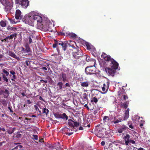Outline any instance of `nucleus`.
<instances>
[{"instance_id":"nucleus-1","label":"nucleus","mask_w":150,"mask_h":150,"mask_svg":"<svg viewBox=\"0 0 150 150\" xmlns=\"http://www.w3.org/2000/svg\"><path fill=\"white\" fill-rule=\"evenodd\" d=\"M33 19L34 23H37L38 26L42 25L41 27L44 29L45 31H48L52 32V30L51 27L52 26V23L50 22L49 21H47L45 24H43L42 18L40 14L34 11H33Z\"/></svg>"},{"instance_id":"nucleus-2","label":"nucleus","mask_w":150,"mask_h":150,"mask_svg":"<svg viewBox=\"0 0 150 150\" xmlns=\"http://www.w3.org/2000/svg\"><path fill=\"white\" fill-rule=\"evenodd\" d=\"M33 15L32 11L25 15L23 19V21L25 23L33 25L34 23Z\"/></svg>"},{"instance_id":"nucleus-3","label":"nucleus","mask_w":150,"mask_h":150,"mask_svg":"<svg viewBox=\"0 0 150 150\" xmlns=\"http://www.w3.org/2000/svg\"><path fill=\"white\" fill-rule=\"evenodd\" d=\"M92 61L93 62V66L87 67H86L85 70L86 74H95L96 68L95 66L96 62L95 59L92 60Z\"/></svg>"},{"instance_id":"nucleus-4","label":"nucleus","mask_w":150,"mask_h":150,"mask_svg":"<svg viewBox=\"0 0 150 150\" xmlns=\"http://www.w3.org/2000/svg\"><path fill=\"white\" fill-rule=\"evenodd\" d=\"M110 81L108 79H106L105 81V83L103 84V86L102 88V90L104 92H101V93L103 94H105L108 91L109 85H110Z\"/></svg>"},{"instance_id":"nucleus-5","label":"nucleus","mask_w":150,"mask_h":150,"mask_svg":"<svg viewBox=\"0 0 150 150\" xmlns=\"http://www.w3.org/2000/svg\"><path fill=\"white\" fill-rule=\"evenodd\" d=\"M15 3L21 4L22 7L24 8H26L29 4V2L28 0H16Z\"/></svg>"},{"instance_id":"nucleus-6","label":"nucleus","mask_w":150,"mask_h":150,"mask_svg":"<svg viewBox=\"0 0 150 150\" xmlns=\"http://www.w3.org/2000/svg\"><path fill=\"white\" fill-rule=\"evenodd\" d=\"M104 129L102 128H98L95 131L96 135L100 138L103 137V131Z\"/></svg>"},{"instance_id":"nucleus-7","label":"nucleus","mask_w":150,"mask_h":150,"mask_svg":"<svg viewBox=\"0 0 150 150\" xmlns=\"http://www.w3.org/2000/svg\"><path fill=\"white\" fill-rule=\"evenodd\" d=\"M0 1L7 9H9V7L12 5V4H10L8 0H0Z\"/></svg>"},{"instance_id":"nucleus-8","label":"nucleus","mask_w":150,"mask_h":150,"mask_svg":"<svg viewBox=\"0 0 150 150\" xmlns=\"http://www.w3.org/2000/svg\"><path fill=\"white\" fill-rule=\"evenodd\" d=\"M110 61L111 62V67L114 69H117L118 68V64L113 59H111Z\"/></svg>"},{"instance_id":"nucleus-9","label":"nucleus","mask_w":150,"mask_h":150,"mask_svg":"<svg viewBox=\"0 0 150 150\" xmlns=\"http://www.w3.org/2000/svg\"><path fill=\"white\" fill-rule=\"evenodd\" d=\"M26 32L27 35L28 36H32L35 33V31L33 29L32 27H31L27 29Z\"/></svg>"},{"instance_id":"nucleus-10","label":"nucleus","mask_w":150,"mask_h":150,"mask_svg":"<svg viewBox=\"0 0 150 150\" xmlns=\"http://www.w3.org/2000/svg\"><path fill=\"white\" fill-rule=\"evenodd\" d=\"M68 124L71 127L74 128V126L78 127L79 125V123L76 122H74L72 120L69 119L68 120Z\"/></svg>"},{"instance_id":"nucleus-11","label":"nucleus","mask_w":150,"mask_h":150,"mask_svg":"<svg viewBox=\"0 0 150 150\" xmlns=\"http://www.w3.org/2000/svg\"><path fill=\"white\" fill-rule=\"evenodd\" d=\"M15 17L16 19L19 20L21 19L22 17V15L21 13L19 10H17L16 11Z\"/></svg>"},{"instance_id":"nucleus-12","label":"nucleus","mask_w":150,"mask_h":150,"mask_svg":"<svg viewBox=\"0 0 150 150\" xmlns=\"http://www.w3.org/2000/svg\"><path fill=\"white\" fill-rule=\"evenodd\" d=\"M74 129L73 127L72 129H70L67 127H65L64 129L66 134L69 136H70L73 134V132H71V131H72L73 130H74Z\"/></svg>"},{"instance_id":"nucleus-13","label":"nucleus","mask_w":150,"mask_h":150,"mask_svg":"<svg viewBox=\"0 0 150 150\" xmlns=\"http://www.w3.org/2000/svg\"><path fill=\"white\" fill-rule=\"evenodd\" d=\"M115 69H112L111 67V68H108L107 72H108L110 75L112 76H114L115 72Z\"/></svg>"},{"instance_id":"nucleus-14","label":"nucleus","mask_w":150,"mask_h":150,"mask_svg":"<svg viewBox=\"0 0 150 150\" xmlns=\"http://www.w3.org/2000/svg\"><path fill=\"white\" fill-rule=\"evenodd\" d=\"M101 57L103 58L105 60L108 61H110L112 59L110 56L107 55L104 53H102L101 55Z\"/></svg>"},{"instance_id":"nucleus-15","label":"nucleus","mask_w":150,"mask_h":150,"mask_svg":"<svg viewBox=\"0 0 150 150\" xmlns=\"http://www.w3.org/2000/svg\"><path fill=\"white\" fill-rule=\"evenodd\" d=\"M81 85L83 87H88L90 84V82L88 81H82L80 82Z\"/></svg>"},{"instance_id":"nucleus-16","label":"nucleus","mask_w":150,"mask_h":150,"mask_svg":"<svg viewBox=\"0 0 150 150\" xmlns=\"http://www.w3.org/2000/svg\"><path fill=\"white\" fill-rule=\"evenodd\" d=\"M86 46H87V49L89 50H91V51L92 50L93 52L94 53L96 52V49L90 44L88 43H87L86 44Z\"/></svg>"},{"instance_id":"nucleus-17","label":"nucleus","mask_w":150,"mask_h":150,"mask_svg":"<svg viewBox=\"0 0 150 150\" xmlns=\"http://www.w3.org/2000/svg\"><path fill=\"white\" fill-rule=\"evenodd\" d=\"M58 44L59 45H60L62 46L63 50L65 51L66 50L67 47V43L65 42H62V41H60L58 42Z\"/></svg>"},{"instance_id":"nucleus-18","label":"nucleus","mask_w":150,"mask_h":150,"mask_svg":"<svg viewBox=\"0 0 150 150\" xmlns=\"http://www.w3.org/2000/svg\"><path fill=\"white\" fill-rule=\"evenodd\" d=\"M127 128V127H126L125 126L123 125L118 129V132L120 133H121L122 132L126 130Z\"/></svg>"},{"instance_id":"nucleus-19","label":"nucleus","mask_w":150,"mask_h":150,"mask_svg":"<svg viewBox=\"0 0 150 150\" xmlns=\"http://www.w3.org/2000/svg\"><path fill=\"white\" fill-rule=\"evenodd\" d=\"M80 52H76L73 53V57L77 59L81 56V54H80Z\"/></svg>"},{"instance_id":"nucleus-20","label":"nucleus","mask_w":150,"mask_h":150,"mask_svg":"<svg viewBox=\"0 0 150 150\" xmlns=\"http://www.w3.org/2000/svg\"><path fill=\"white\" fill-rule=\"evenodd\" d=\"M129 110L128 108L125 112V113L124 115V120H126L129 117Z\"/></svg>"},{"instance_id":"nucleus-21","label":"nucleus","mask_w":150,"mask_h":150,"mask_svg":"<svg viewBox=\"0 0 150 150\" xmlns=\"http://www.w3.org/2000/svg\"><path fill=\"white\" fill-rule=\"evenodd\" d=\"M103 120L104 122L107 123H110V119L108 116H104L103 117Z\"/></svg>"},{"instance_id":"nucleus-22","label":"nucleus","mask_w":150,"mask_h":150,"mask_svg":"<svg viewBox=\"0 0 150 150\" xmlns=\"http://www.w3.org/2000/svg\"><path fill=\"white\" fill-rule=\"evenodd\" d=\"M17 35L16 33H14V34L11 35L10 36L7 37L6 38V40H11L12 39L13 37H16Z\"/></svg>"},{"instance_id":"nucleus-23","label":"nucleus","mask_w":150,"mask_h":150,"mask_svg":"<svg viewBox=\"0 0 150 150\" xmlns=\"http://www.w3.org/2000/svg\"><path fill=\"white\" fill-rule=\"evenodd\" d=\"M9 93L8 91L6 89L4 91V98H6L9 96Z\"/></svg>"},{"instance_id":"nucleus-24","label":"nucleus","mask_w":150,"mask_h":150,"mask_svg":"<svg viewBox=\"0 0 150 150\" xmlns=\"http://www.w3.org/2000/svg\"><path fill=\"white\" fill-rule=\"evenodd\" d=\"M59 117L63 119H65L66 120L68 118V117L65 113H63Z\"/></svg>"},{"instance_id":"nucleus-25","label":"nucleus","mask_w":150,"mask_h":150,"mask_svg":"<svg viewBox=\"0 0 150 150\" xmlns=\"http://www.w3.org/2000/svg\"><path fill=\"white\" fill-rule=\"evenodd\" d=\"M57 88L58 90H61L62 88L63 83L62 82H59L57 84Z\"/></svg>"},{"instance_id":"nucleus-26","label":"nucleus","mask_w":150,"mask_h":150,"mask_svg":"<svg viewBox=\"0 0 150 150\" xmlns=\"http://www.w3.org/2000/svg\"><path fill=\"white\" fill-rule=\"evenodd\" d=\"M7 29L8 30L11 31H16V28L13 27H11L10 26H8L7 28Z\"/></svg>"},{"instance_id":"nucleus-27","label":"nucleus","mask_w":150,"mask_h":150,"mask_svg":"<svg viewBox=\"0 0 150 150\" xmlns=\"http://www.w3.org/2000/svg\"><path fill=\"white\" fill-rule=\"evenodd\" d=\"M0 24L2 27H5L6 25V21H1L0 22Z\"/></svg>"},{"instance_id":"nucleus-28","label":"nucleus","mask_w":150,"mask_h":150,"mask_svg":"<svg viewBox=\"0 0 150 150\" xmlns=\"http://www.w3.org/2000/svg\"><path fill=\"white\" fill-rule=\"evenodd\" d=\"M34 38V36L32 35V36H29L28 37V38L27 40L28 41H29V43L30 44L31 43L32 41V39H33Z\"/></svg>"},{"instance_id":"nucleus-29","label":"nucleus","mask_w":150,"mask_h":150,"mask_svg":"<svg viewBox=\"0 0 150 150\" xmlns=\"http://www.w3.org/2000/svg\"><path fill=\"white\" fill-rule=\"evenodd\" d=\"M8 53L9 55L13 58H14L16 55L13 52L11 51L8 52Z\"/></svg>"},{"instance_id":"nucleus-30","label":"nucleus","mask_w":150,"mask_h":150,"mask_svg":"<svg viewBox=\"0 0 150 150\" xmlns=\"http://www.w3.org/2000/svg\"><path fill=\"white\" fill-rule=\"evenodd\" d=\"M49 110L48 109L44 108L42 112L44 113H45L46 116L47 115V114Z\"/></svg>"},{"instance_id":"nucleus-31","label":"nucleus","mask_w":150,"mask_h":150,"mask_svg":"<svg viewBox=\"0 0 150 150\" xmlns=\"http://www.w3.org/2000/svg\"><path fill=\"white\" fill-rule=\"evenodd\" d=\"M86 60L87 62H89L91 61V63L92 64H93V62L92 61V60H93L92 59H91L88 56H86Z\"/></svg>"},{"instance_id":"nucleus-32","label":"nucleus","mask_w":150,"mask_h":150,"mask_svg":"<svg viewBox=\"0 0 150 150\" xmlns=\"http://www.w3.org/2000/svg\"><path fill=\"white\" fill-rule=\"evenodd\" d=\"M130 136L129 134H127L124 137V139L125 141H129Z\"/></svg>"},{"instance_id":"nucleus-33","label":"nucleus","mask_w":150,"mask_h":150,"mask_svg":"<svg viewBox=\"0 0 150 150\" xmlns=\"http://www.w3.org/2000/svg\"><path fill=\"white\" fill-rule=\"evenodd\" d=\"M74 45H76V43L74 42H71L70 43V45L73 48L75 49V47L74 46Z\"/></svg>"},{"instance_id":"nucleus-34","label":"nucleus","mask_w":150,"mask_h":150,"mask_svg":"<svg viewBox=\"0 0 150 150\" xmlns=\"http://www.w3.org/2000/svg\"><path fill=\"white\" fill-rule=\"evenodd\" d=\"M68 35L72 38H75L76 36V35L74 33H70L68 34Z\"/></svg>"},{"instance_id":"nucleus-35","label":"nucleus","mask_w":150,"mask_h":150,"mask_svg":"<svg viewBox=\"0 0 150 150\" xmlns=\"http://www.w3.org/2000/svg\"><path fill=\"white\" fill-rule=\"evenodd\" d=\"M128 106V104H127V103H124L123 104H121V107L122 108H127Z\"/></svg>"},{"instance_id":"nucleus-36","label":"nucleus","mask_w":150,"mask_h":150,"mask_svg":"<svg viewBox=\"0 0 150 150\" xmlns=\"http://www.w3.org/2000/svg\"><path fill=\"white\" fill-rule=\"evenodd\" d=\"M62 76L63 79V81H64L66 79V74H62Z\"/></svg>"},{"instance_id":"nucleus-37","label":"nucleus","mask_w":150,"mask_h":150,"mask_svg":"<svg viewBox=\"0 0 150 150\" xmlns=\"http://www.w3.org/2000/svg\"><path fill=\"white\" fill-rule=\"evenodd\" d=\"M25 51L26 52H30V48L28 46L26 45L25 46Z\"/></svg>"},{"instance_id":"nucleus-38","label":"nucleus","mask_w":150,"mask_h":150,"mask_svg":"<svg viewBox=\"0 0 150 150\" xmlns=\"http://www.w3.org/2000/svg\"><path fill=\"white\" fill-rule=\"evenodd\" d=\"M24 119L25 120H27V121L26 122L28 123H31V120H32L31 119H28L27 118L25 117Z\"/></svg>"},{"instance_id":"nucleus-39","label":"nucleus","mask_w":150,"mask_h":150,"mask_svg":"<svg viewBox=\"0 0 150 150\" xmlns=\"http://www.w3.org/2000/svg\"><path fill=\"white\" fill-rule=\"evenodd\" d=\"M2 71L3 72V73L6 74V76H8L9 75V73L5 69H3L2 70Z\"/></svg>"},{"instance_id":"nucleus-40","label":"nucleus","mask_w":150,"mask_h":150,"mask_svg":"<svg viewBox=\"0 0 150 150\" xmlns=\"http://www.w3.org/2000/svg\"><path fill=\"white\" fill-rule=\"evenodd\" d=\"M15 130V129L13 128L12 129L8 130L7 131L8 133L9 134H11L13 133Z\"/></svg>"},{"instance_id":"nucleus-41","label":"nucleus","mask_w":150,"mask_h":150,"mask_svg":"<svg viewBox=\"0 0 150 150\" xmlns=\"http://www.w3.org/2000/svg\"><path fill=\"white\" fill-rule=\"evenodd\" d=\"M122 120L121 118H119L117 120H116V121H115L114 122V123H117L120 122H121Z\"/></svg>"},{"instance_id":"nucleus-42","label":"nucleus","mask_w":150,"mask_h":150,"mask_svg":"<svg viewBox=\"0 0 150 150\" xmlns=\"http://www.w3.org/2000/svg\"><path fill=\"white\" fill-rule=\"evenodd\" d=\"M3 78L4 79L3 80L6 82H7L8 81V79L6 77V76L5 75H3Z\"/></svg>"},{"instance_id":"nucleus-43","label":"nucleus","mask_w":150,"mask_h":150,"mask_svg":"<svg viewBox=\"0 0 150 150\" xmlns=\"http://www.w3.org/2000/svg\"><path fill=\"white\" fill-rule=\"evenodd\" d=\"M25 64L27 66H30V62L27 61L25 62Z\"/></svg>"},{"instance_id":"nucleus-44","label":"nucleus","mask_w":150,"mask_h":150,"mask_svg":"<svg viewBox=\"0 0 150 150\" xmlns=\"http://www.w3.org/2000/svg\"><path fill=\"white\" fill-rule=\"evenodd\" d=\"M22 146L20 145H19L17 146H16L15 148H14L13 149L16 150V149H21L22 148Z\"/></svg>"},{"instance_id":"nucleus-45","label":"nucleus","mask_w":150,"mask_h":150,"mask_svg":"<svg viewBox=\"0 0 150 150\" xmlns=\"http://www.w3.org/2000/svg\"><path fill=\"white\" fill-rule=\"evenodd\" d=\"M93 101L95 103H96L98 102V99L95 97H94L93 99Z\"/></svg>"},{"instance_id":"nucleus-46","label":"nucleus","mask_w":150,"mask_h":150,"mask_svg":"<svg viewBox=\"0 0 150 150\" xmlns=\"http://www.w3.org/2000/svg\"><path fill=\"white\" fill-rule=\"evenodd\" d=\"M9 20L11 22V23L12 24H16V22H15L14 21V19H9Z\"/></svg>"},{"instance_id":"nucleus-47","label":"nucleus","mask_w":150,"mask_h":150,"mask_svg":"<svg viewBox=\"0 0 150 150\" xmlns=\"http://www.w3.org/2000/svg\"><path fill=\"white\" fill-rule=\"evenodd\" d=\"M33 138L35 140H37L38 139V137L37 135H33Z\"/></svg>"},{"instance_id":"nucleus-48","label":"nucleus","mask_w":150,"mask_h":150,"mask_svg":"<svg viewBox=\"0 0 150 150\" xmlns=\"http://www.w3.org/2000/svg\"><path fill=\"white\" fill-rule=\"evenodd\" d=\"M145 123V122L143 120H141V123L140 124V126L141 127L142 126L143 124H144Z\"/></svg>"},{"instance_id":"nucleus-49","label":"nucleus","mask_w":150,"mask_h":150,"mask_svg":"<svg viewBox=\"0 0 150 150\" xmlns=\"http://www.w3.org/2000/svg\"><path fill=\"white\" fill-rule=\"evenodd\" d=\"M58 42H57V43L54 44L53 45V47L54 48L56 47H57V46H58Z\"/></svg>"},{"instance_id":"nucleus-50","label":"nucleus","mask_w":150,"mask_h":150,"mask_svg":"<svg viewBox=\"0 0 150 150\" xmlns=\"http://www.w3.org/2000/svg\"><path fill=\"white\" fill-rule=\"evenodd\" d=\"M14 58H16L17 60L19 61L20 60V59L19 57H17L16 55L14 57Z\"/></svg>"},{"instance_id":"nucleus-51","label":"nucleus","mask_w":150,"mask_h":150,"mask_svg":"<svg viewBox=\"0 0 150 150\" xmlns=\"http://www.w3.org/2000/svg\"><path fill=\"white\" fill-rule=\"evenodd\" d=\"M129 142L132 144H134L135 143V142L134 140H129Z\"/></svg>"},{"instance_id":"nucleus-52","label":"nucleus","mask_w":150,"mask_h":150,"mask_svg":"<svg viewBox=\"0 0 150 150\" xmlns=\"http://www.w3.org/2000/svg\"><path fill=\"white\" fill-rule=\"evenodd\" d=\"M123 98L124 100H125L126 99H127L128 98V97L127 96H126L125 95H123Z\"/></svg>"},{"instance_id":"nucleus-53","label":"nucleus","mask_w":150,"mask_h":150,"mask_svg":"<svg viewBox=\"0 0 150 150\" xmlns=\"http://www.w3.org/2000/svg\"><path fill=\"white\" fill-rule=\"evenodd\" d=\"M10 73L11 74L13 75H14V74H15V72L13 71H10Z\"/></svg>"},{"instance_id":"nucleus-54","label":"nucleus","mask_w":150,"mask_h":150,"mask_svg":"<svg viewBox=\"0 0 150 150\" xmlns=\"http://www.w3.org/2000/svg\"><path fill=\"white\" fill-rule=\"evenodd\" d=\"M125 144L126 145H127L129 142V141H125Z\"/></svg>"},{"instance_id":"nucleus-55","label":"nucleus","mask_w":150,"mask_h":150,"mask_svg":"<svg viewBox=\"0 0 150 150\" xmlns=\"http://www.w3.org/2000/svg\"><path fill=\"white\" fill-rule=\"evenodd\" d=\"M4 91H0V96L1 95H4Z\"/></svg>"},{"instance_id":"nucleus-56","label":"nucleus","mask_w":150,"mask_h":150,"mask_svg":"<svg viewBox=\"0 0 150 150\" xmlns=\"http://www.w3.org/2000/svg\"><path fill=\"white\" fill-rule=\"evenodd\" d=\"M21 50L23 51L24 52V53H25V52H26V51H25V49L22 47L21 48Z\"/></svg>"},{"instance_id":"nucleus-57","label":"nucleus","mask_w":150,"mask_h":150,"mask_svg":"<svg viewBox=\"0 0 150 150\" xmlns=\"http://www.w3.org/2000/svg\"><path fill=\"white\" fill-rule=\"evenodd\" d=\"M27 103H28V104H30V103H31V102L30 101V100H27Z\"/></svg>"},{"instance_id":"nucleus-58","label":"nucleus","mask_w":150,"mask_h":150,"mask_svg":"<svg viewBox=\"0 0 150 150\" xmlns=\"http://www.w3.org/2000/svg\"><path fill=\"white\" fill-rule=\"evenodd\" d=\"M40 81L42 82L43 81L45 83H47V80H40Z\"/></svg>"},{"instance_id":"nucleus-59","label":"nucleus","mask_w":150,"mask_h":150,"mask_svg":"<svg viewBox=\"0 0 150 150\" xmlns=\"http://www.w3.org/2000/svg\"><path fill=\"white\" fill-rule=\"evenodd\" d=\"M105 144V142H104V141H102L101 142V144L103 146Z\"/></svg>"},{"instance_id":"nucleus-60","label":"nucleus","mask_w":150,"mask_h":150,"mask_svg":"<svg viewBox=\"0 0 150 150\" xmlns=\"http://www.w3.org/2000/svg\"><path fill=\"white\" fill-rule=\"evenodd\" d=\"M0 130H2L3 131H5V129L4 128L0 127Z\"/></svg>"},{"instance_id":"nucleus-61","label":"nucleus","mask_w":150,"mask_h":150,"mask_svg":"<svg viewBox=\"0 0 150 150\" xmlns=\"http://www.w3.org/2000/svg\"><path fill=\"white\" fill-rule=\"evenodd\" d=\"M42 69L45 70H47V68L45 67H42Z\"/></svg>"},{"instance_id":"nucleus-62","label":"nucleus","mask_w":150,"mask_h":150,"mask_svg":"<svg viewBox=\"0 0 150 150\" xmlns=\"http://www.w3.org/2000/svg\"><path fill=\"white\" fill-rule=\"evenodd\" d=\"M79 130H83V128L81 126H80L79 127Z\"/></svg>"},{"instance_id":"nucleus-63","label":"nucleus","mask_w":150,"mask_h":150,"mask_svg":"<svg viewBox=\"0 0 150 150\" xmlns=\"http://www.w3.org/2000/svg\"><path fill=\"white\" fill-rule=\"evenodd\" d=\"M8 109L10 110V112H13V111L12 110V109H11L10 107H8Z\"/></svg>"},{"instance_id":"nucleus-64","label":"nucleus","mask_w":150,"mask_h":150,"mask_svg":"<svg viewBox=\"0 0 150 150\" xmlns=\"http://www.w3.org/2000/svg\"><path fill=\"white\" fill-rule=\"evenodd\" d=\"M23 116L24 117H28V114H23Z\"/></svg>"}]
</instances>
